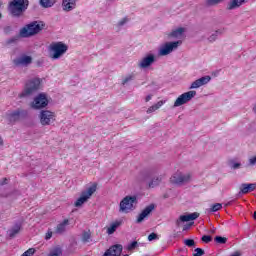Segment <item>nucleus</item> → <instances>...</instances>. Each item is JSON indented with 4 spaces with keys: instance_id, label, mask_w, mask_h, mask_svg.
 Masks as SVG:
<instances>
[{
    "instance_id": "nucleus-1",
    "label": "nucleus",
    "mask_w": 256,
    "mask_h": 256,
    "mask_svg": "<svg viewBox=\"0 0 256 256\" xmlns=\"http://www.w3.org/2000/svg\"><path fill=\"white\" fill-rule=\"evenodd\" d=\"M29 7V0H12L8 5V11L12 17H21Z\"/></svg>"
},
{
    "instance_id": "nucleus-2",
    "label": "nucleus",
    "mask_w": 256,
    "mask_h": 256,
    "mask_svg": "<svg viewBox=\"0 0 256 256\" xmlns=\"http://www.w3.org/2000/svg\"><path fill=\"white\" fill-rule=\"evenodd\" d=\"M43 27H45V25L41 24V22H31L20 30V37H33V35L41 33V31H43Z\"/></svg>"
},
{
    "instance_id": "nucleus-3",
    "label": "nucleus",
    "mask_w": 256,
    "mask_h": 256,
    "mask_svg": "<svg viewBox=\"0 0 256 256\" xmlns=\"http://www.w3.org/2000/svg\"><path fill=\"white\" fill-rule=\"evenodd\" d=\"M191 179H193V173L186 172L183 173L181 171H177L170 177V183L172 185H185L187 183H191Z\"/></svg>"
},
{
    "instance_id": "nucleus-4",
    "label": "nucleus",
    "mask_w": 256,
    "mask_h": 256,
    "mask_svg": "<svg viewBox=\"0 0 256 256\" xmlns=\"http://www.w3.org/2000/svg\"><path fill=\"white\" fill-rule=\"evenodd\" d=\"M97 191V183L92 184L86 190L81 192L80 197L75 201L74 205L76 207H82L84 203H87L93 194Z\"/></svg>"
},
{
    "instance_id": "nucleus-5",
    "label": "nucleus",
    "mask_w": 256,
    "mask_h": 256,
    "mask_svg": "<svg viewBox=\"0 0 256 256\" xmlns=\"http://www.w3.org/2000/svg\"><path fill=\"white\" fill-rule=\"evenodd\" d=\"M41 87V78H32L28 80L25 84V88L21 97H25V95H32L35 91H39Z\"/></svg>"
},
{
    "instance_id": "nucleus-6",
    "label": "nucleus",
    "mask_w": 256,
    "mask_h": 256,
    "mask_svg": "<svg viewBox=\"0 0 256 256\" xmlns=\"http://www.w3.org/2000/svg\"><path fill=\"white\" fill-rule=\"evenodd\" d=\"M69 47L63 42H56L50 45V50L53 52L51 54V59H59L61 56L67 53Z\"/></svg>"
},
{
    "instance_id": "nucleus-7",
    "label": "nucleus",
    "mask_w": 256,
    "mask_h": 256,
    "mask_svg": "<svg viewBox=\"0 0 256 256\" xmlns=\"http://www.w3.org/2000/svg\"><path fill=\"white\" fill-rule=\"evenodd\" d=\"M137 203V196H126L120 202V212L121 213H129L135 209V205Z\"/></svg>"
},
{
    "instance_id": "nucleus-8",
    "label": "nucleus",
    "mask_w": 256,
    "mask_h": 256,
    "mask_svg": "<svg viewBox=\"0 0 256 256\" xmlns=\"http://www.w3.org/2000/svg\"><path fill=\"white\" fill-rule=\"evenodd\" d=\"M195 95H197V91L195 90H191L186 93H183L174 102V107H181V105H185V103H189V101H191V99H193Z\"/></svg>"
},
{
    "instance_id": "nucleus-9",
    "label": "nucleus",
    "mask_w": 256,
    "mask_h": 256,
    "mask_svg": "<svg viewBox=\"0 0 256 256\" xmlns=\"http://www.w3.org/2000/svg\"><path fill=\"white\" fill-rule=\"evenodd\" d=\"M47 105H49L47 95L40 93L34 98V101L32 102V109H44Z\"/></svg>"
},
{
    "instance_id": "nucleus-10",
    "label": "nucleus",
    "mask_w": 256,
    "mask_h": 256,
    "mask_svg": "<svg viewBox=\"0 0 256 256\" xmlns=\"http://www.w3.org/2000/svg\"><path fill=\"white\" fill-rule=\"evenodd\" d=\"M181 41H175V42H168L165 45H163L159 50V55L165 56L169 55L174 49H177L181 45Z\"/></svg>"
},
{
    "instance_id": "nucleus-11",
    "label": "nucleus",
    "mask_w": 256,
    "mask_h": 256,
    "mask_svg": "<svg viewBox=\"0 0 256 256\" xmlns=\"http://www.w3.org/2000/svg\"><path fill=\"white\" fill-rule=\"evenodd\" d=\"M31 63H33V57L25 54L13 60V65H15V67H28V65H31Z\"/></svg>"
},
{
    "instance_id": "nucleus-12",
    "label": "nucleus",
    "mask_w": 256,
    "mask_h": 256,
    "mask_svg": "<svg viewBox=\"0 0 256 256\" xmlns=\"http://www.w3.org/2000/svg\"><path fill=\"white\" fill-rule=\"evenodd\" d=\"M55 114L49 110H43L40 114V123L41 125H49L50 123H54Z\"/></svg>"
},
{
    "instance_id": "nucleus-13",
    "label": "nucleus",
    "mask_w": 256,
    "mask_h": 256,
    "mask_svg": "<svg viewBox=\"0 0 256 256\" xmlns=\"http://www.w3.org/2000/svg\"><path fill=\"white\" fill-rule=\"evenodd\" d=\"M26 111L23 109H17L6 114V117L10 123H15L21 119V115H26Z\"/></svg>"
},
{
    "instance_id": "nucleus-14",
    "label": "nucleus",
    "mask_w": 256,
    "mask_h": 256,
    "mask_svg": "<svg viewBox=\"0 0 256 256\" xmlns=\"http://www.w3.org/2000/svg\"><path fill=\"white\" fill-rule=\"evenodd\" d=\"M155 210V204H150L142 210V212L138 215L136 223H143L146 217H149L151 213Z\"/></svg>"
},
{
    "instance_id": "nucleus-15",
    "label": "nucleus",
    "mask_w": 256,
    "mask_h": 256,
    "mask_svg": "<svg viewBox=\"0 0 256 256\" xmlns=\"http://www.w3.org/2000/svg\"><path fill=\"white\" fill-rule=\"evenodd\" d=\"M121 253H123V246L115 244L107 249L102 256H121Z\"/></svg>"
},
{
    "instance_id": "nucleus-16",
    "label": "nucleus",
    "mask_w": 256,
    "mask_h": 256,
    "mask_svg": "<svg viewBox=\"0 0 256 256\" xmlns=\"http://www.w3.org/2000/svg\"><path fill=\"white\" fill-rule=\"evenodd\" d=\"M153 63H155V55L148 54L141 59V61L138 64V67H140V69H147V67H151Z\"/></svg>"
},
{
    "instance_id": "nucleus-17",
    "label": "nucleus",
    "mask_w": 256,
    "mask_h": 256,
    "mask_svg": "<svg viewBox=\"0 0 256 256\" xmlns=\"http://www.w3.org/2000/svg\"><path fill=\"white\" fill-rule=\"evenodd\" d=\"M195 219H199V212H194L187 215H181L179 219L176 221V225L179 227L180 223H186L188 221H195Z\"/></svg>"
},
{
    "instance_id": "nucleus-18",
    "label": "nucleus",
    "mask_w": 256,
    "mask_h": 256,
    "mask_svg": "<svg viewBox=\"0 0 256 256\" xmlns=\"http://www.w3.org/2000/svg\"><path fill=\"white\" fill-rule=\"evenodd\" d=\"M211 81V76H203L196 81L192 82L190 89H199V87H203V85H207Z\"/></svg>"
},
{
    "instance_id": "nucleus-19",
    "label": "nucleus",
    "mask_w": 256,
    "mask_h": 256,
    "mask_svg": "<svg viewBox=\"0 0 256 256\" xmlns=\"http://www.w3.org/2000/svg\"><path fill=\"white\" fill-rule=\"evenodd\" d=\"M68 225H69V219H64L61 223H59L56 226L54 233H56V235H63V233L67 231Z\"/></svg>"
},
{
    "instance_id": "nucleus-20",
    "label": "nucleus",
    "mask_w": 256,
    "mask_h": 256,
    "mask_svg": "<svg viewBox=\"0 0 256 256\" xmlns=\"http://www.w3.org/2000/svg\"><path fill=\"white\" fill-rule=\"evenodd\" d=\"M77 7V0H63L62 9L63 11L69 12L73 11Z\"/></svg>"
},
{
    "instance_id": "nucleus-21",
    "label": "nucleus",
    "mask_w": 256,
    "mask_h": 256,
    "mask_svg": "<svg viewBox=\"0 0 256 256\" xmlns=\"http://www.w3.org/2000/svg\"><path fill=\"white\" fill-rule=\"evenodd\" d=\"M256 189V183H243L240 185V193L242 195H247V193H251V191H255Z\"/></svg>"
},
{
    "instance_id": "nucleus-22",
    "label": "nucleus",
    "mask_w": 256,
    "mask_h": 256,
    "mask_svg": "<svg viewBox=\"0 0 256 256\" xmlns=\"http://www.w3.org/2000/svg\"><path fill=\"white\" fill-rule=\"evenodd\" d=\"M123 225V221L121 220H116L110 224V226L107 228V234L108 235H113L117 231L118 227H121Z\"/></svg>"
},
{
    "instance_id": "nucleus-23",
    "label": "nucleus",
    "mask_w": 256,
    "mask_h": 256,
    "mask_svg": "<svg viewBox=\"0 0 256 256\" xmlns=\"http://www.w3.org/2000/svg\"><path fill=\"white\" fill-rule=\"evenodd\" d=\"M245 0H231L228 3L227 9L228 11H233V9H238V7H241L243 5Z\"/></svg>"
},
{
    "instance_id": "nucleus-24",
    "label": "nucleus",
    "mask_w": 256,
    "mask_h": 256,
    "mask_svg": "<svg viewBox=\"0 0 256 256\" xmlns=\"http://www.w3.org/2000/svg\"><path fill=\"white\" fill-rule=\"evenodd\" d=\"M163 105H165V101L160 100V101H158L156 104L150 106V107L147 109L146 113H147L148 115L151 114V113H155V111H157V109H161V107H163Z\"/></svg>"
},
{
    "instance_id": "nucleus-25",
    "label": "nucleus",
    "mask_w": 256,
    "mask_h": 256,
    "mask_svg": "<svg viewBox=\"0 0 256 256\" xmlns=\"http://www.w3.org/2000/svg\"><path fill=\"white\" fill-rule=\"evenodd\" d=\"M20 232H21V225L16 224L14 227H12L9 230V237H11V239H13V237H15L16 235H19Z\"/></svg>"
},
{
    "instance_id": "nucleus-26",
    "label": "nucleus",
    "mask_w": 256,
    "mask_h": 256,
    "mask_svg": "<svg viewBox=\"0 0 256 256\" xmlns=\"http://www.w3.org/2000/svg\"><path fill=\"white\" fill-rule=\"evenodd\" d=\"M82 243H91L93 239L91 238V230L83 231L82 232Z\"/></svg>"
},
{
    "instance_id": "nucleus-27",
    "label": "nucleus",
    "mask_w": 256,
    "mask_h": 256,
    "mask_svg": "<svg viewBox=\"0 0 256 256\" xmlns=\"http://www.w3.org/2000/svg\"><path fill=\"white\" fill-rule=\"evenodd\" d=\"M57 0H40V5L45 8L53 7Z\"/></svg>"
},
{
    "instance_id": "nucleus-28",
    "label": "nucleus",
    "mask_w": 256,
    "mask_h": 256,
    "mask_svg": "<svg viewBox=\"0 0 256 256\" xmlns=\"http://www.w3.org/2000/svg\"><path fill=\"white\" fill-rule=\"evenodd\" d=\"M183 33H185V28H178L176 30H173L170 34L171 37H181V35H183Z\"/></svg>"
},
{
    "instance_id": "nucleus-29",
    "label": "nucleus",
    "mask_w": 256,
    "mask_h": 256,
    "mask_svg": "<svg viewBox=\"0 0 256 256\" xmlns=\"http://www.w3.org/2000/svg\"><path fill=\"white\" fill-rule=\"evenodd\" d=\"M162 181V178L161 177H156V178H153L149 184H148V187H150L151 189H153L154 187H157V185H159V183H161Z\"/></svg>"
},
{
    "instance_id": "nucleus-30",
    "label": "nucleus",
    "mask_w": 256,
    "mask_h": 256,
    "mask_svg": "<svg viewBox=\"0 0 256 256\" xmlns=\"http://www.w3.org/2000/svg\"><path fill=\"white\" fill-rule=\"evenodd\" d=\"M63 255V250L60 247L55 248L54 250L50 251L48 256H61Z\"/></svg>"
},
{
    "instance_id": "nucleus-31",
    "label": "nucleus",
    "mask_w": 256,
    "mask_h": 256,
    "mask_svg": "<svg viewBox=\"0 0 256 256\" xmlns=\"http://www.w3.org/2000/svg\"><path fill=\"white\" fill-rule=\"evenodd\" d=\"M214 241L216 243H218L219 245H225V243H227V238L226 237H223V236H216L214 238Z\"/></svg>"
},
{
    "instance_id": "nucleus-32",
    "label": "nucleus",
    "mask_w": 256,
    "mask_h": 256,
    "mask_svg": "<svg viewBox=\"0 0 256 256\" xmlns=\"http://www.w3.org/2000/svg\"><path fill=\"white\" fill-rule=\"evenodd\" d=\"M220 209H223V204H221V203L213 204L212 207H211L212 213L220 211Z\"/></svg>"
},
{
    "instance_id": "nucleus-33",
    "label": "nucleus",
    "mask_w": 256,
    "mask_h": 256,
    "mask_svg": "<svg viewBox=\"0 0 256 256\" xmlns=\"http://www.w3.org/2000/svg\"><path fill=\"white\" fill-rule=\"evenodd\" d=\"M201 241L203 243H211L213 241V237H211V235H204L202 236Z\"/></svg>"
},
{
    "instance_id": "nucleus-34",
    "label": "nucleus",
    "mask_w": 256,
    "mask_h": 256,
    "mask_svg": "<svg viewBox=\"0 0 256 256\" xmlns=\"http://www.w3.org/2000/svg\"><path fill=\"white\" fill-rule=\"evenodd\" d=\"M184 245H186V247H195V240L185 239L184 240Z\"/></svg>"
},
{
    "instance_id": "nucleus-35",
    "label": "nucleus",
    "mask_w": 256,
    "mask_h": 256,
    "mask_svg": "<svg viewBox=\"0 0 256 256\" xmlns=\"http://www.w3.org/2000/svg\"><path fill=\"white\" fill-rule=\"evenodd\" d=\"M194 254H193V256H203V255H205V250H203V249H201V248H196L195 250H194Z\"/></svg>"
},
{
    "instance_id": "nucleus-36",
    "label": "nucleus",
    "mask_w": 256,
    "mask_h": 256,
    "mask_svg": "<svg viewBox=\"0 0 256 256\" xmlns=\"http://www.w3.org/2000/svg\"><path fill=\"white\" fill-rule=\"evenodd\" d=\"M218 3H221V0H206V5L209 6L218 5Z\"/></svg>"
},
{
    "instance_id": "nucleus-37",
    "label": "nucleus",
    "mask_w": 256,
    "mask_h": 256,
    "mask_svg": "<svg viewBox=\"0 0 256 256\" xmlns=\"http://www.w3.org/2000/svg\"><path fill=\"white\" fill-rule=\"evenodd\" d=\"M138 243L137 241H133L132 243H130L128 246H127V250L128 251H133V249H135L137 247Z\"/></svg>"
},
{
    "instance_id": "nucleus-38",
    "label": "nucleus",
    "mask_w": 256,
    "mask_h": 256,
    "mask_svg": "<svg viewBox=\"0 0 256 256\" xmlns=\"http://www.w3.org/2000/svg\"><path fill=\"white\" fill-rule=\"evenodd\" d=\"M155 239H159V236L155 232L148 235V241H155Z\"/></svg>"
},
{
    "instance_id": "nucleus-39",
    "label": "nucleus",
    "mask_w": 256,
    "mask_h": 256,
    "mask_svg": "<svg viewBox=\"0 0 256 256\" xmlns=\"http://www.w3.org/2000/svg\"><path fill=\"white\" fill-rule=\"evenodd\" d=\"M129 81H133V75H129L126 78L122 80V85H126V83H129Z\"/></svg>"
},
{
    "instance_id": "nucleus-40",
    "label": "nucleus",
    "mask_w": 256,
    "mask_h": 256,
    "mask_svg": "<svg viewBox=\"0 0 256 256\" xmlns=\"http://www.w3.org/2000/svg\"><path fill=\"white\" fill-rule=\"evenodd\" d=\"M51 237H53V231H51V229H48V231L46 232V235H45L46 241H49V239H51Z\"/></svg>"
},
{
    "instance_id": "nucleus-41",
    "label": "nucleus",
    "mask_w": 256,
    "mask_h": 256,
    "mask_svg": "<svg viewBox=\"0 0 256 256\" xmlns=\"http://www.w3.org/2000/svg\"><path fill=\"white\" fill-rule=\"evenodd\" d=\"M256 164V155L249 159V165L252 167Z\"/></svg>"
},
{
    "instance_id": "nucleus-42",
    "label": "nucleus",
    "mask_w": 256,
    "mask_h": 256,
    "mask_svg": "<svg viewBox=\"0 0 256 256\" xmlns=\"http://www.w3.org/2000/svg\"><path fill=\"white\" fill-rule=\"evenodd\" d=\"M217 33H221V31H216L215 34H212V35L209 37V41H215V39L217 38Z\"/></svg>"
},
{
    "instance_id": "nucleus-43",
    "label": "nucleus",
    "mask_w": 256,
    "mask_h": 256,
    "mask_svg": "<svg viewBox=\"0 0 256 256\" xmlns=\"http://www.w3.org/2000/svg\"><path fill=\"white\" fill-rule=\"evenodd\" d=\"M128 21H129V19L123 18V19L118 23V25L121 27V26L125 25Z\"/></svg>"
},
{
    "instance_id": "nucleus-44",
    "label": "nucleus",
    "mask_w": 256,
    "mask_h": 256,
    "mask_svg": "<svg viewBox=\"0 0 256 256\" xmlns=\"http://www.w3.org/2000/svg\"><path fill=\"white\" fill-rule=\"evenodd\" d=\"M12 29L11 26H7L4 28V33H6V35H9V33H11Z\"/></svg>"
},
{
    "instance_id": "nucleus-45",
    "label": "nucleus",
    "mask_w": 256,
    "mask_h": 256,
    "mask_svg": "<svg viewBox=\"0 0 256 256\" xmlns=\"http://www.w3.org/2000/svg\"><path fill=\"white\" fill-rule=\"evenodd\" d=\"M7 178H3V180L0 182V185H7Z\"/></svg>"
},
{
    "instance_id": "nucleus-46",
    "label": "nucleus",
    "mask_w": 256,
    "mask_h": 256,
    "mask_svg": "<svg viewBox=\"0 0 256 256\" xmlns=\"http://www.w3.org/2000/svg\"><path fill=\"white\" fill-rule=\"evenodd\" d=\"M151 99H152L151 95L146 96V98H145L146 103H149V101H151Z\"/></svg>"
},
{
    "instance_id": "nucleus-47",
    "label": "nucleus",
    "mask_w": 256,
    "mask_h": 256,
    "mask_svg": "<svg viewBox=\"0 0 256 256\" xmlns=\"http://www.w3.org/2000/svg\"><path fill=\"white\" fill-rule=\"evenodd\" d=\"M239 167H241V164H239V163H235L233 165V169H239Z\"/></svg>"
},
{
    "instance_id": "nucleus-48",
    "label": "nucleus",
    "mask_w": 256,
    "mask_h": 256,
    "mask_svg": "<svg viewBox=\"0 0 256 256\" xmlns=\"http://www.w3.org/2000/svg\"><path fill=\"white\" fill-rule=\"evenodd\" d=\"M3 138L0 137V145L3 146Z\"/></svg>"
},
{
    "instance_id": "nucleus-49",
    "label": "nucleus",
    "mask_w": 256,
    "mask_h": 256,
    "mask_svg": "<svg viewBox=\"0 0 256 256\" xmlns=\"http://www.w3.org/2000/svg\"><path fill=\"white\" fill-rule=\"evenodd\" d=\"M253 111L256 113V104H255V106L253 107Z\"/></svg>"
},
{
    "instance_id": "nucleus-50",
    "label": "nucleus",
    "mask_w": 256,
    "mask_h": 256,
    "mask_svg": "<svg viewBox=\"0 0 256 256\" xmlns=\"http://www.w3.org/2000/svg\"><path fill=\"white\" fill-rule=\"evenodd\" d=\"M254 219L256 220V211L254 212Z\"/></svg>"
},
{
    "instance_id": "nucleus-51",
    "label": "nucleus",
    "mask_w": 256,
    "mask_h": 256,
    "mask_svg": "<svg viewBox=\"0 0 256 256\" xmlns=\"http://www.w3.org/2000/svg\"><path fill=\"white\" fill-rule=\"evenodd\" d=\"M13 41H15V40H10L9 43H13Z\"/></svg>"
},
{
    "instance_id": "nucleus-52",
    "label": "nucleus",
    "mask_w": 256,
    "mask_h": 256,
    "mask_svg": "<svg viewBox=\"0 0 256 256\" xmlns=\"http://www.w3.org/2000/svg\"><path fill=\"white\" fill-rule=\"evenodd\" d=\"M232 256H239V254H234V255H232Z\"/></svg>"
}]
</instances>
